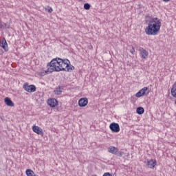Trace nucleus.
<instances>
[{
    "label": "nucleus",
    "instance_id": "nucleus-1",
    "mask_svg": "<svg viewBox=\"0 0 176 176\" xmlns=\"http://www.w3.org/2000/svg\"><path fill=\"white\" fill-rule=\"evenodd\" d=\"M47 69L44 71V75H49L52 72H60V71H74L75 67L71 65V62L68 59H61L56 58L52 59L47 65Z\"/></svg>",
    "mask_w": 176,
    "mask_h": 176
},
{
    "label": "nucleus",
    "instance_id": "nucleus-2",
    "mask_svg": "<svg viewBox=\"0 0 176 176\" xmlns=\"http://www.w3.org/2000/svg\"><path fill=\"white\" fill-rule=\"evenodd\" d=\"M162 22L157 18L151 19L145 29L146 35H157L160 32Z\"/></svg>",
    "mask_w": 176,
    "mask_h": 176
},
{
    "label": "nucleus",
    "instance_id": "nucleus-3",
    "mask_svg": "<svg viewBox=\"0 0 176 176\" xmlns=\"http://www.w3.org/2000/svg\"><path fill=\"white\" fill-rule=\"evenodd\" d=\"M23 89L25 91H28V93H35V91H36V87L34 85H29L28 82L23 84Z\"/></svg>",
    "mask_w": 176,
    "mask_h": 176
},
{
    "label": "nucleus",
    "instance_id": "nucleus-4",
    "mask_svg": "<svg viewBox=\"0 0 176 176\" xmlns=\"http://www.w3.org/2000/svg\"><path fill=\"white\" fill-rule=\"evenodd\" d=\"M148 94H149V88L144 87L135 94V97H137L138 98H140V97H144V96H148Z\"/></svg>",
    "mask_w": 176,
    "mask_h": 176
},
{
    "label": "nucleus",
    "instance_id": "nucleus-5",
    "mask_svg": "<svg viewBox=\"0 0 176 176\" xmlns=\"http://www.w3.org/2000/svg\"><path fill=\"white\" fill-rule=\"evenodd\" d=\"M109 129L113 131V133H119L120 131V126L119 124L113 122L109 125Z\"/></svg>",
    "mask_w": 176,
    "mask_h": 176
},
{
    "label": "nucleus",
    "instance_id": "nucleus-6",
    "mask_svg": "<svg viewBox=\"0 0 176 176\" xmlns=\"http://www.w3.org/2000/svg\"><path fill=\"white\" fill-rule=\"evenodd\" d=\"M139 52H140V56L142 58H148V56H149V53L146 50L144 49L143 47H140Z\"/></svg>",
    "mask_w": 176,
    "mask_h": 176
},
{
    "label": "nucleus",
    "instance_id": "nucleus-7",
    "mask_svg": "<svg viewBox=\"0 0 176 176\" xmlns=\"http://www.w3.org/2000/svg\"><path fill=\"white\" fill-rule=\"evenodd\" d=\"M32 130H33L34 133H36L38 135H43V130L42 129V128H41L38 126H33Z\"/></svg>",
    "mask_w": 176,
    "mask_h": 176
},
{
    "label": "nucleus",
    "instance_id": "nucleus-8",
    "mask_svg": "<svg viewBox=\"0 0 176 176\" xmlns=\"http://www.w3.org/2000/svg\"><path fill=\"white\" fill-rule=\"evenodd\" d=\"M89 104V100L87 98H82L78 100L79 107H86Z\"/></svg>",
    "mask_w": 176,
    "mask_h": 176
},
{
    "label": "nucleus",
    "instance_id": "nucleus-9",
    "mask_svg": "<svg viewBox=\"0 0 176 176\" xmlns=\"http://www.w3.org/2000/svg\"><path fill=\"white\" fill-rule=\"evenodd\" d=\"M47 104L48 105H50V107H52V108H54L55 107H57V104H58V102H57V100L52 98V99L48 100Z\"/></svg>",
    "mask_w": 176,
    "mask_h": 176
},
{
    "label": "nucleus",
    "instance_id": "nucleus-10",
    "mask_svg": "<svg viewBox=\"0 0 176 176\" xmlns=\"http://www.w3.org/2000/svg\"><path fill=\"white\" fill-rule=\"evenodd\" d=\"M155 166H156L155 160H150L147 161V166L148 168H155Z\"/></svg>",
    "mask_w": 176,
    "mask_h": 176
},
{
    "label": "nucleus",
    "instance_id": "nucleus-11",
    "mask_svg": "<svg viewBox=\"0 0 176 176\" xmlns=\"http://www.w3.org/2000/svg\"><path fill=\"white\" fill-rule=\"evenodd\" d=\"M4 102L8 107H14V103L13 101H12V100H10V98H6L4 99Z\"/></svg>",
    "mask_w": 176,
    "mask_h": 176
},
{
    "label": "nucleus",
    "instance_id": "nucleus-12",
    "mask_svg": "<svg viewBox=\"0 0 176 176\" xmlns=\"http://www.w3.org/2000/svg\"><path fill=\"white\" fill-rule=\"evenodd\" d=\"M108 152H109V153H112V155H116L118 152V148L111 146L108 148Z\"/></svg>",
    "mask_w": 176,
    "mask_h": 176
},
{
    "label": "nucleus",
    "instance_id": "nucleus-13",
    "mask_svg": "<svg viewBox=\"0 0 176 176\" xmlns=\"http://www.w3.org/2000/svg\"><path fill=\"white\" fill-rule=\"evenodd\" d=\"M1 47L4 49V50H8V43L6 42V39L3 38L1 42Z\"/></svg>",
    "mask_w": 176,
    "mask_h": 176
},
{
    "label": "nucleus",
    "instance_id": "nucleus-14",
    "mask_svg": "<svg viewBox=\"0 0 176 176\" xmlns=\"http://www.w3.org/2000/svg\"><path fill=\"white\" fill-rule=\"evenodd\" d=\"M63 87L61 86H58L55 90H54V93L55 94H56L57 96H60V94H61V93H63Z\"/></svg>",
    "mask_w": 176,
    "mask_h": 176
},
{
    "label": "nucleus",
    "instance_id": "nucleus-15",
    "mask_svg": "<svg viewBox=\"0 0 176 176\" xmlns=\"http://www.w3.org/2000/svg\"><path fill=\"white\" fill-rule=\"evenodd\" d=\"M26 175H28V176H38V175H36L35 173H34V170H32L31 169L26 170Z\"/></svg>",
    "mask_w": 176,
    "mask_h": 176
},
{
    "label": "nucleus",
    "instance_id": "nucleus-16",
    "mask_svg": "<svg viewBox=\"0 0 176 176\" xmlns=\"http://www.w3.org/2000/svg\"><path fill=\"white\" fill-rule=\"evenodd\" d=\"M171 94L173 97H175L176 98V85H173L171 89Z\"/></svg>",
    "mask_w": 176,
    "mask_h": 176
},
{
    "label": "nucleus",
    "instance_id": "nucleus-17",
    "mask_svg": "<svg viewBox=\"0 0 176 176\" xmlns=\"http://www.w3.org/2000/svg\"><path fill=\"white\" fill-rule=\"evenodd\" d=\"M136 112L137 113H138V115H142V113L145 112V110H144L142 107H138L136 109Z\"/></svg>",
    "mask_w": 176,
    "mask_h": 176
},
{
    "label": "nucleus",
    "instance_id": "nucleus-18",
    "mask_svg": "<svg viewBox=\"0 0 176 176\" xmlns=\"http://www.w3.org/2000/svg\"><path fill=\"white\" fill-rule=\"evenodd\" d=\"M45 10L46 12H47L48 13H52V12H53V9L52 8V7L50 6H47L45 8Z\"/></svg>",
    "mask_w": 176,
    "mask_h": 176
},
{
    "label": "nucleus",
    "instance_id": "nucleus-19",
    "mask_svg": "<svg viewBox=\"0 0 176 176\" xmlns=\"http://www.w3.org/2000/svg\"><path fill=\"white\" fill-rule=\"evenodd\" d=\"M84 9H85V10H89L90 9V4L85 3L84 5Z\"/></svg>",
    "mask_w": 176,
    "mask_h": 176
},
{
    "label": "nucleus",
    "instance_id": "nucleus-20",
    "mask_svg": "<svg viewBox=\"0 0 176 176\" xmlns=\"http://www.w3.org/2000/svg\"><path fill=\"white\" fill-rule=\"evenodd\" d=\"M116 155H117V156H119V157H122V156H123V152L119 151L118 150V152H117Z\"/></svg>",
    "mask_w": 176,
    "mask_h": 176
},
{
    "label": "nucleus",
    "instance_id": "nucleus-21",
    "mask_svg": "<svg viewBox=\"0 0 176 176\" xmlns=\"http://www.w3.org/2000/svg\"><path fill=\"white\" fill-rule=\"evenodd\" d=\"M130 53H131V54H134V53H135V49L134 47H132V49L130 50Z\"/></svg>",
    "mask_w": 176,
    "mask_h": 176
},
{
    "label": "nucleus",
    "instance_id": "nucleus-22",
    "mask_svg": "<svg viewBox=\"0 0 176 176\" xmlns=\"http://www.w3.org/2000/svg\"><path fill=\"white\" fill-rule=\"evenodd\" d=\"M164 2H169L170 0H162Z\"/></svg>",
    "mask_w": 176,
    "mask_h": 176
},
{
    "label": "nucleus",
    "instance_id": "nucleus-23",
    "mask_svg": "<svg viewBox=\"0 0 176 176\" xmlns=\"http://www.w3.org/2000/svg\"><path fill=\"white\" fill-rule=\"evenodd\" d=\"M3 27V25H2V24L0 23V28H2Z\"/></svg>",
    "mask_w": 176,
    "mask_h": 176
},
{
    "label": "nucleus",
    "instance_id": "nucleus-24",
    "mask_svg": "<svg viewBox=\"0 0 176 176\" xmlns=\"http://www.w3.org/2000/svg\"><path fill=\"white\" fill-rule=\"evenodd\" d=\"M92 176H97V175H92Z\"/></svg>",
    "mask_w": 176,
    "mask_h": 176
},
{
    "label": "nucleus",
    "instance_id": "nucleus-25",
    "mask_svg": "<svg viewBox=\"0 0 176 176\" xmlns=\"http://www.w3.org/2000/svg\"><path fill=\"white\" fill-rule=\"evenodd\" d=\"M175 104H176V100H175Z\"/></svg>",
    "mask_w": 176,
    "mask_h": 176
}]
</instances>
